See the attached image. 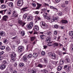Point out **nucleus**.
<instances>
[{
  "instance_id": "6e6552de",
  "label": "nucleus",
  "mask_w": 73,
  "mask_h": 73,
  "mask_svg": "<svg viewBox=\"0 0 73 73\" xmlns=\"http://www.w3.org/2000/svg\"><path fill=\"white\" fill-rule=\"evenodd\" d=\"M24 47L22 46H20L18 47V50L19 52H22L23 50H24Z\"/></svg>"
},
{
  "instance_id": "c756f323",
  "label": "nucleus",
  "mask_w": 73,
  "mask_h": 73,
  "mask_svg": "<svg viewBox=\"0 0 73 73\" xmlns=\"http://www.w3.org/2000/svg\"><path fill=\"white\" fill-rule=\"evenodd\" d=\"M7 15H11V8H10L9 10L7 13Z\"/></svg>"
},
{
  "instance_id": "69168bd1",
  "label": "nucleus",
  "mask_w": 73,
  "mask_h": 73,
  "mask_svg": "<svg viewBox=\"0 0 73 73\" xmlns=\"http://www.w3.org/2000/svg\"><path fill=\"white\" fill-rule=\"evenodd\" d=\"M54 28H56V29H57V28H58V25H55L54 26Z\"/></svg>"
},
{
  "instance_id": "a211bd4d",
  "label": "nucleus",
  "mask_w": 73,
  "mask_h": 73,
  "mask_svg": "<svg viewBox=\"0 0 73 73\" xmlns=\"http://www.w3.org/2000/svg\"><path fill=\"white\" fill-rule=\"evenodd\" d=\"M47 35L48 36H51L52 35V33H51V31L50 30H48L47 31Z\"/></svg>"
},
{
  "instance_id": "c03bdc74",
  "label": "nucleus",
  "mask_w": 73,
  "mask_h": 73,
  "mask_svg": "<svg viewBox=\"0 0 73 73\" xmlns=\"http://www.w3.org/2000/svg\"><path fill=\"white\" fill-rule=\"evenodd\" d=\"M56 52H57V53H58L59 55H61L62 53V52L59 50H57L56 51Z\"/></svg>"
},
{
  "instance_id": "b1692460",
  "label": "nucleus",
  "mask_w": 73,
  "mask_h": 73,
  "mask_svg": "<svg viewBox=\"0 0 73 73\" xmlns=\"http://www.w3.org/2000/svg\"><path fill=\"white\" fill-rule=\"evenodd\" d=\"M42 72H44V73H48V70L46 69H44L41 70Z\"/></svg>"
},
{
  "instance_id": "338daca9",
  "label": "nucleus",
  "mask_w": 73,
  "mask_h": 73,
  "mask_svg": "<svg viewBox=\"0 0 73 73\" xmlns=\"http://www.w3.org/2000/svg\"><path fill=\"white\" fill-rule=\"evenodd\" d=\"M3 60V56H0V62H1Z\"/></svg>"
},
{
  "instance_id": "c85d7f7f",
  "label": "nucleus",
  "mask_w": 73,
  "mask_h": 73,
  "mask_svg": "<svg viewBox=\"0 0 73 73\" xmlns=\"http://www.w3.org/2000/svg\"><path fill=\"white\" fill-rule=\"evenodd\" d=\"M40 38L41 40H42L43 39H44V38L45 37V36L44 35H40Z\"/></svg>"
},
{
  "instance_id": "a19ab883",
  "label": "nucleus",
  "mask_w": 73,
  "mask_h": 73,
  "mask_svg": "<svg viewBox=\"0 0 73 73\" xmlns=\"http://www.w3.org/2000/svg\"><path fill=\"white\" fill-rule=\"evenodd\" d=\"M33 56L34 57H37V54L36 53H34L33 54Z\"/></svg>"
},
{
  "instance_id": "3c124183",
  "label": "nucleus",
  "mask_w": 73,
  "mask_h": 73,
  "mask_svg": "<svg viewBox=\"0 0 73 73\" xmlns=\"http://www.w3.org/2000/svg\"><path fill=\"white\" fill-rule=\"evenodd\" d=\"M68 68V69L69 68V65H66L64 66V69H66V68Z\"/></svg>"
},
{
  "instance_id": "37998d69",
  "label": "nucleus",
  "mask_w": 73,
  "mask_h": 73,
  "mask_svg": "<svg viewBox=\"0 0 73 73\" xmlns=\"http://www.w3.org/2000/svg\"><path fill=\"white\" fill-rule=\"evenodd\" d=\"M47 15H48V13L46 12L44 13L43 14V16H44V17H45V18L46 17H47Z\"/></svg>"
},
{
  "instance_id": "f8f14e48",
  "label": "nucleus",
  "mask_w": 73,
  "mask_h": 73,
  "mask_svg": "<svg viewBox=\"0 0 73 73\" xmlns=\"http://www.w3.org/2000/svg\"><path fill=\"white\" fill-rule=\"evenodd\" d=\"M53 47L54 48H56V47H58L59 45V44L58 42H55L53 43V44L52 45Z\"/></svg>"
},
{
  "instance_id": "7c9ffc66",
  "label": "nucleus",
  "mask_w": 73,
  "mask_h": 73,
  "mask_svg": "<svg viewBox=\"0 0 73 73\" xmlns=\"http://www.w3.org/2000/svg\"><path fill=\"white\" fill-rule=\"evenodd\" d=\"M27 57L28 58H31L32 57V54H29L27 56Z\"/></svg>"
},
{
  "instance_id": "1a4fd4ad",
  "label": "nucleus",
  "mask_w": 73,
  "mask_h": 73,
  "mask_svg": "<svg viewBox=\"0 0 73 73\" xmlns=\"http://www.w3.org/2000/svg\"><path fill=\"white\" fill-rule=\"evenodd\" d=\"M50 41H51V37L49 36L46 38L45 41L46 42L49 43V42Z\"/></svg>"
},
{
  "instance_id": "603ef678",
  "label": "nucleus",
  "mask_w": 73,
  "mask_h": 73,
  "mask_svg": "<svg viewBox=\"0 0 73 73\" xmlns=\"http://www.w3.org/2000/svg\"><path fill=\"white\" fill-rule=\"evenodd\" d=\"M3 42L5 44H8V40L7 39H5L4 41Z\"/></svg>"
},
{
  "instance_id": "5701e85b",
  "label": "nucleus",
  "mask_w": 73,
  "mask_h": 73,
  "mask_svg": "<svg viewBox=\"0 0 73 73\" xmlns=\"http://www.w3.org/2000/svg\"><path fill=\"white\" fill-rule=\"evenodd\" d=\"M66 63H69L70 62V59L69 58H66L65 60Z\"/></svg>"
},
{
  "instance_id": "680f3d73",
  "label": "nucleus",
  "mask_w": 73,
  "mask_h": 73,
  "mask_svg": "<svg viewBox=\"0 0 73 73\" xmlns=\"http://www.w3.org/2000/svg\"><path fill=\"white\" fill-rule=\"evenodd\" d=\"M34 35H36H36H37V34L38 33L37 32V31H36L35 30H34Z\"/></svg>"
},
{
  "instance_id": "72a5a7b5",
  "label": "nucleus",
  "mask_w": 73,
  "mask_h": 73,
  "mask_svg": "<svg viewBox=\"0 0 73 73\" xmlns=\"http://www.w3.org/2000/svg\"><path fill=\"white\" fill-rule=\"evenodd\" d=\"M6 7V5H2L1 6V8H2V9H4V8H5Z\"/></svg>"
},
{
  "instance_id": "f3484780",
  "label": "nucleus",
  "mask_w": 73,
  "mask_h": 73,
  "mask_svg": "<svg viewBox=\"0 0 73 73\" xmlns=\"http://www.w3.org/2000/svg\"><path fill=\"white\" fill-rule=\"evenodd\" d=\"M3 63L4 64H6V65H7V64H8V60L7 59H5L3 61Z\"/></svg>"
},
{
  "instance_id": "de8ad7c7",
  "label": "nucleus",
  "mask_w": 73,
  "mask_h": 73,
  "mask_svg": "<svg viewBox=\"0 0 73 73\" xmlns=\"http://www.w3.org/2000/svg\"><path fill=\"white\" fill-rule=\"evenodd\" d=\"M19 65L20 67H23V66H24V63H21L19 64Z\"/></svg>"
},
{
  "instance_id": "79ce46f5",
  "label": "nucleus",
  "mask_w": 73,
  "mask_h": 73,
  "mask_svg": "<svg viewBox=\"0 0 73 73\" xmlns=\"http://www.w3.org/2000/svg\"><path fill=\"white\" fill-rule=\"evenodd\" d=\"M31 5H32V6L33 7H36V4L34 2H33L31 3Z\"/></svg>"
},
{
  "instance_id": "7ed1b4c3",
  "label": "nucleus",
  "mask_w": 73,
  "mask_h": 73,
  "mask_svg": "<svg viewBox=\"0 0 73 73\" xmlns=\"http://www.w3.org/2000/svg\"><path fill=\"white\" fill-rule=\"evenodd\" d=\"M18 23L21 25L23 27V26H24L25 24H26V23L23 22V21L21 20L20 19H18Z\"/></svg>"
},
{
  "instance_id": "9d476101",
  "label": "nucleus",
  "mask_w": 73,
  "mask_h": 73,
  "mask_svg": "<svg viewBox=\"0 0 73 73\" xmlns=\"http://www.w3.org/2000/svg\"><path fill=\"white\" fill-rule=\"evenodd\" d=\"M57 56L56 54L54 53H53V54L52 56V59L54 60H56L57 58Z\"/></svg>"
},
{
  "instance_id": "4c0bfd02",
  "label": "nucleus",
  "mask_w": 73,
  "mask_h": 73,
  "mask_svg": "<svg viewBox=\"0 0 73 73\" xmlns=\"http://www.w3.org/2000/svg\"><path fill=\"white\" fill-rule=\"evenodd\" d=\"M35 19L36 20H37V21H38V20H41V18L40 17H35Z\"/></svg>"
},
{
  "instance_id": "0e129e2a",
  "label": "nucleus",
  "mask_w": 73,
  "mask_h": 73,
  "mask_svg": "<svg viewBox=\"0 0 73 73\" xmlns=\"http://www.w3.org/2000/svg\"><path fill=\"white\" fill-rule=\"evenodd\" d=\"M54 34L55 35H57V31H55L54 32Z\"/></svg>"
},
{
  "instance_id": "49530a36",
  "label": "nucleus",
  "mask_w": 73,
  "mask_h": 73,
  "mask_svg": "<svg viewBox=\"0 0 73 73\" xmlns=\"http://www.w3.org/2000/svg\"><path fill=\"white\" fill-rule=\"evenodd\" d=\"M0 48L1 50H3L5 48V46H1Z\"/></svg>"
},
{
  "instance_id": "9b49d317",
  "label": "nucleus",
  "mask_w": 73,
  "mask_h": 73,
  "mask_svg": "<svg viewBox=\"0 0 73 73\" xmlns=\"http://www.w3.org/2000/svg\"><path fill=\"white\" fill-rule=\"evenodd\" d=\"M34 31H38L39 30V27H38V26L35 25L34 27Z\"/></svg>"
},
{
  "instance_id": "8fccbe9b",
  "label": "nucleus",
  "mask_w": 73,
  "mask_h": 73,
  "mask_svg": "<svg viewBox=\"0 0 73 73\" xmlns=\"http://www.w3.org/2000/svg\"><path fill=\"white\" fill-rule=\"evenodd\" d=\"M44 61L45 63H48V60L47 59H44Z\"/></svg>"
},
{
  "instance_id": "412c9836",
  "label": "nucleus",
  "mask_w": 73,
  "mask_h": 73,
  "mask_svg": "<svg viewBox=\"0 0 73 73\" xmlns=\"http://www.w3.org/2000/svg\"><path fill=\"white\" fill-rule=\"evenodd\" d=\"M60 64H61V65H62V64L65 62V61H64V60H63L62 59L60 60Z\"/></svg>"
},
{
  "instance_id": "e2e57ef3",
  "label": "nucleus",
  "mask_w": 73,
  "mask_h": 73,
  "mask_svg": "<svg viewBox=\"0 0 73 73\" xmlns=\"http://www.w3.org/2000/svg\"><path fill=\"white\" fill-rule=\"evenodd\" d=\"M9 70L11 72H12V71H13V69H12V68L10 67Z\"/></svg>"
},
{
  "instance_id": "774afa93",
  "label": "nucleus",
  "mask_w": 73,
  "mask_h": 73,
  "mask_svg": "<svg viewBox=\"0 0 73 73\" xmlns=\"http://www.w3.org/2000/svg\"><path fill=\"white\" fill-rule=\"evenodd\" d=\"M15 45L14 44H12L11 45V47L12 48H15Z\"/></svg>"
},
{
  "instance_id": "0eeeda50",
  "label": "nucleus",
  "mask_w": 73,
  "mask_h": 73,
  "mask_svg": "<svg viewBox=\"0 0 73 73\" xmlns=\"http://www.w3.org/2000/svg\"><path fill=\"white\" fill-rule=\"evenodd\" d=\"M58 17H54V18H52L51 19V22H54V21L56 22V21H58Z\"/></svg>"
},
{
  "instance_id": "a878e982",
  "label": "nucleus",
  "mask_w": 73,
  "mask_h": 73,
  "mask_svg": "<svg viewBox=\"0 0 73 73\" xmlns=\"http://www.w3.org/2000/svg\"><path fill=\"white\" fill-rule=\"evenodd\" d=\"M11 48H9V46H7L6 48V50H7V52H9V51H10L11 50Z\"/></svg>"
},
{
  "instance_id": "13d9d810",
  "label": "nucleus",
  "mask_w": 73,
  "mask_h": 73,
  "mask_svg": "<svg viewBox=\"0 0 73 73\" xmlns=\"http://www.w3.org/2000/svg\"><path fill=\"white\" fill-rule=\"evenodd\" d=\"M42 56H44L45 54V52L44 51H42L41 53Z\"/></svg>"
},
{
  "instance_id": "4d7b16f0",
  "label": "nucleus",
  "mask_w": 73,
  "mask_h": 73,
  "mask_svg": "<svg viewBox=\"0 0 73 73\" xmlns=\"http://www.w3.org/2000/svg\"><path fill=\"white\" fill-rule=\"evenodd\" d=\"M66 7V5H65L64 3L62 5V7H63V8H64V7Z\"/></svg>"
},
{
  "instance_id": "cd10ccee",
  "label": "nucleus",
  "mask_w": 73,
  "mask_h": 73,
  "mask_svg": "<svg viewBox=\"0 0 73 73\" xmlns=\"http://www.w3.org/2000/svg\"><path fill=\"white\" fill-rule=\"evenodd\" d=\"M23 59L24 61H27V57L26 56H24L23 57Z\"/></svg>"
},
{
  "instance_id": "bf43d9fd",
  "label": "nucleus",
  "mask_w": 73,
  "mask_h": 73,
  "mask_svg": "<svg viewBox=\"0 0 73 73\" xmlns=\"http://www.w3.org/2000/svg\"><path fill=\"white\" fill-rule=\"evenodd\" d=\"M44 6L46 7H49V5L46 3H44Z\"/></svg>"
},
{
  "instance_id": "09e8293b",
  "label": "nucleus",
  "mask_w": 73,
  "mask_h": 73,
  "mask_svg": "<svg viewBox=\"0 0 73 73\" xmlns=\"http://www.w3.org/2000/svg\"><path fill=\"white\" fill-rule=\"evenodd\" d=\"M38 67H39V68H42L43 66H42V65L41 64H39L37 66Z\"/></svg>"
},
{
  "instance_id": "6e6d98bb",
  "label": "nucleus",
  "mask_w": 73,
  "mask_h": 73,
  "mask_svg": "<svg viewBox=\"0 0 73 73\" xmlns=\"http://www.w3.org/2000/svg\"><path fill=\"white\" fill-rule=\"evenodd\" d=\"M53 53H52V52H49L48 53V55L50 56H51L52 57V56L53 55Z\"/></svg>"
},
{
  "instance_id": "ddd939ff",
  "label": "nucleus",
  "mask_w": 73,
  "mask_h": 73,
  "mask_svg": "<svg viewBox=\"0 0 73 73\" xmlns=\"http://www.w3.org/2000/svg\"><path fill=\"white\" fill-rule=\"evenodd\" d=\"M8 18V17L7 15H5L3 17L2 20L3 21H7V19Z\"/></svg>"
},
{
  "instance_id": "6ab92c4d",
  "label": "nucleus",
  "mask_w": 73,
  "mask_h": 73,
  "mask_svg": "<svg viewBox=\"0 0 73 73\" xmlns=\"http://www.w3.org/2000/svg\"><path fill=\"white\" fill-rule=\"evenodd\" d=\"M0 35L2 36H5V33L3 31H1L0 33Z\"/></svg>"
},
{
  "instance_id": "423d86ee",
  "label": "nucleus",
  "mask_w": 73,
  "mask_h": 73,
  "mask_svg": "<svg viewBox=\"0 0 73 73\" xmlns=\"http://www.w3.org/2000/svg\"><path fill=\"white\" fill-rule=\"evenodd\" d=\"M13 17L15 18L18 17V14L15 11H13Z\"/></svg>"
},
{
  "instance_id": "58836bf2",
  "label": "nucleus",
  "mask_w": 73,
  "mask_h": 73,
  "mask_svg": "<svg viewBox=\"0 0 73 73\" xmlns=\"http://www.w3.org/2000/svg\"><path fill=\"white\" fill-rule=\"evenodd\" d=\"M50 8H51V9H55L56 11H58V9H57V8H56L53 6H50Z\"/></svg>"
},
{
  "instance_id": "c9c22d12",
  "label": "nucleus",
  "mask_w": 73,
  "mask_h": 73,
  "mask_svg": "<svg viewBox=\"0 0 73 73\" xmlns=\"http://www.w3.org/2000/svg\"><path fill=\"white\" fill-rule=\"evenodd\" d=\"M9 6L10 7H13V3L12 2L11 3L9 4Z\"/></svg>"
},
{
  "instance_id": "a18cd8bd",
  "label": "nucleus",
  "mask_w": 73,
  "mask_h": 73,
  "mask_svg": "<svg viewBox=\"0 0 73 73\" xmlns=\"http://www.w3.org/2000/svg\"><path fill=\"white\" fill-rule=\"evenodd\" d=\"M45 18L46 19H47V20H48V21H50V19H51L50 18L51 17H46Z\"/></svg>"
},
{
  "instance_id": "aec40b11",
  "label": "nucleus",
  "mask_w": 73,
  "mask_h": 73,
  "mask_svg": "<svg viewBox=\"0 0 73 73\" xmlns=\"http://www.w3.org/2000/svg\"><path fill=\"white\" fill-rule=\"evenodd\" d=\"M62 23L63 24H67V23H68V21L66 20H62Z\"/></svg>"
},
{
  "instance_id": "5fc2aeb1",
  "label": "nucleus",
  "mask_w": 73,
  "mask_h": 73,
  "mask_svg": "<svg viewBox=\"0 0 73 73\" xmlns=\"http://www.w3.org/2000/svg\"><path fill=\"white\" fill-rule=\"evenodd\" d=\"M52 42H53V41H52L50 42V43H48L47 44L48 46H52L51 44Z\"/></svg>"
},
{
  "instance_id": "f704fd0d",
  "label": "nucleus",
  "mask_w": 73,
  "mask_h": 73,
  "mask_svg": "<svg viewBox=\"0 0 73 73\" xmlns=\"http://www.w3.org/2000/svg\"><path fill=\"white\" fill-rule=\"evenodd\" d=\"M69 35V36H73V31H70L68 33Z\"/></svg>"
},
{
  "instance_id": "f03ea898",
  "label": "nucleus",
  "mask_w": 73,
  "mask_h": 73,
  "mask_svg": "<svg viewBox=\"0 0 73 73\" xmlns=\"http://www.w3.org/2000/svg\"><path fill=\"white\" fill-rule=\"evenodd\" d=\"M40 25H41V27L43 29H46L48 28V25L44 23L43 22H41L40 23Z\"/></svg>"
},
{
  "instance_id": "f257e3e1",
  "label": "nucleus",
  "mask_w": 73,
  "mask_h": 73,
  "mask_svg": "<svg viewBox=\"0 0 73 73\" xmlns=\"http://www.w3.org/2000/svg\"><path fill=\"white\" fill-rule=\"evenodd\" d=\"M11 61L13 62L15 61L16 58V54L15 52L12 53L10 54Z\"/></svg>"
},
{
  "instance_id": "864d4df0",
  "label": "nucleus",
  "mask_w": 73,
  "mask_h": 73,
  "mask_svg": "<svg viewBox=\"0 0 73 73\" xmlns=\"http://www.w3.org/2000/svg\"><path fill=\"white\" fill-rule=\"evenodd\" d=\"M68 3H69V1H65L64 3L67 6V5H68Z\"/></svg>"
},
{
  "instance_id": "4468645a",
  "label": "nucleus",
  "mask_w": 73,
  "mask_h": 73,
  "mask_svg": "<svg viewBox=\"0 0 73 73\" xmlns=\"http://www.w3.org/2000/svg\"><path fill=\"white\" fill-rule=\"evenodd\" d=\"M6 68V66L5 64L1 65L0 66V69L1 70H3L4 69Z\"/></svg>"
},
{
  "instance_id": "052dcab7",
  "label": "nucleus",
  "mask_w": 73,
  "mask_h": 73,
  "mask_svg": "<svg viewBox=\"0 0 73 73\" xmlns=\"http://www.w3.org/2000/svg\"><path fill=\"white\" fill-rule=\"evenodd\" d=\"M53 39L55 40H57V36H54L53 38Z\"/></svg>"
},
{
  "instance_id": "393cba45",
  "label": "nucleus",
  "mask_w": 73,
  "mask_h": 73,
  "mask_svg": "<svg viewBox=\"0 0 73 73\" xmlns=\"http://www.w3.org/2000/svg\"><path fill=\"white\" fill-rule=\"evenodd\" d=\"M35 39H36V37L34 36L30 38V40L31 41H33Z\"/></svg>"
},
{
  "instance_id": "473e14b6",
  "label": "nucleus",
  "mask_w": 73,
  "mask_h": 73,
  "mask_svg": "<svg viewBox=\"0 0 73 73\" xmlns=\"http://www.w3.org/2000/svg\"><path fill=\"white\" fill-rule=\"evenodd\" d=\"M27 17V15H26V14H24L23 15V20H25Z\"/></svg>"
},
{
  "instance_id": "4be33fe9",
  "label": "nucleus",
  "mask_w": 73,
  "mask_h": 73,
  "mask_svg": "<svg viewBox=\"0 0 73 73\" xmlns=\"http://www.w3.org/2000/svg\"><path fill=\"white\" fill-rule=\"evenodd\" d=\"M33 19V18L32 16H29L28 17L27 20L28 21H31Z\"/></svg>"
},
{
  "instance_id": "20e7f679",
  "label": "nucleus",
  "mask_w": 73,
  "mask_h": 73,
  "mask_svg": "<svg viewBox=\"0 0 73 73\" xmlns=\"http://www.w3.org/2000/svg\"><path fill=\"white\" fill-rule=\"evenodd\" d=\"M17 4L18 6L19 7H21L23 4V0H18L17 1Z\"/></svg>"
},
{
  "instance_id": "2f4dec72",
  "label": "nucleus",
  "mask_w": 73,
  "mask_h": 73,
  "mask_svg": "<svg viewBox=\"0 0 73 73\" xmlns=\"http://www.w3.org/2000/svg\"><path fill=\"white\" fill-rule=\"evenodd\" d=\"M60 38H61V36L58 35V37H57V39L56 40V41H60Z\"/></svg>"
},
{
  "instance_id": "dca6fc26",
  "label": "nucleus",
  "mask_w": 73,
  "mask_h": 73,
  "mask_svg": "<svg viewBox=\"0 0 73 73\" xmlns=\"http://www.w3.org/2000/svg\"><path fill=\"white\" fill-rule=\"evenodd\" d=\"M27 9H28V7H23L21 9V11L23 12H26V11H28Z\"/></svg>"
},
{
  "instance_id": "bb28decb",
  "label": "nucleus",
  "mask_w": 73,
  "mask_h": 73,
  "mask_svg": "<svg viewBox=\"0 0 73 73\" xmlns=\"http://www.w3.org/2000/svg\"><path fill=\"white\" fill-rule=\"evenodd\" d=\"M57 69L58 71H61V70H62V67L60 66H59L58 67Z\"/></svg>"
},
{
  "instance_id": "ea45409f",
  "label": "nucleus",
  "mask_w": 73,
  "mask_h": 73,
  "mask_svg": "<svg viewBox=\"0 0 73 73\" xmlns=\"http://www.w3.org/2000/svg\"><path fill=\"white\" fill-rule=\"evenodd\" d=\"M31 73H36V70L35 69H33L31 71Z\"/></svg>"
},
{
  "instance_id": "e433bc0d",
  "label": "nucleus",
  "mask_w": 73,
  "mask_h": 73,
  "mask_svg": "<svg viewBox=\"0 0 73 73\" xmlns=\"http://www.w3.org/2000/svg\"><path fill=\"white\" fill-rule=\"evenodd\" d=\"M20 34L22 36H24V35H25V32L23 31H22L21 32Z\"/></svg>"
},
{
  "instance_id": "2eb2a0df",
  "label": "nucleus",
  "mask_w": 73,
  "mask_h": 73,
  "mask_svg": "<svg viewBox=\"0 0 73 73\" xmlns=\"http://www.w3.org/2000/svg\"><path fill=\"white\" fill-rule=\"evenodd\" d=\"M36 5H37V7L36 8V9H38L42 6V5L41 4H40L38 3H36Z\"/></svg>"
},
{
  "instance_id": "39448f33",
  "label": "nucleus",
  "mask_w": 73,
  "mask_h": 73,
  "mask_svg": "<svg viewBox=\"0 0 73 73\" xmlns=\"http://www.w3.org/2000/svg\"><path fill=\"white\" fill-rule=\"evenodd\" d=\"M33 25V23L32 22H31L29 23V24L27 25V27L28 29H31Z\"/></svg>"
}]
</instances>
